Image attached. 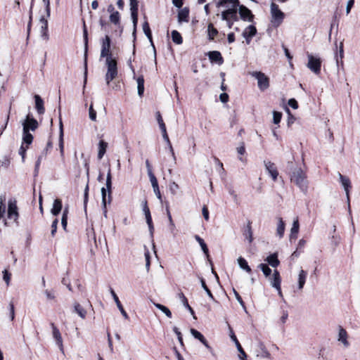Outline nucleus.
Wrapping results in <instances>:
<instances>
[{"instance_id":"nucleus-1","label":"nucleus","mask_w":360,"mask_h":360,"mask_svg":"<svg viewBox=\"0 0 360 360\" xmlns=\"http://www.w3.org/2000/svg\"><path fill=\"white\" fill-rule=\"evenodd\" d=\"M306 174L300 168L296 169L292 174L290 180L295 184L300 189L306 193L307 191V181L306 180Z\"/></svg>"},{"instance_id":"nucleus-2","label":"nucleus","mask_w":360,"mask_h":360,"mask_svg":"<svg viewBox=\"0 0 360 360\" xmlns=\"http://www.w3.org/2000/svg\"><path fill=\"white\" fill-rule=\"evenodd\" d=\"M105 65L107 66V72L105 78L107 84L115 79L117 76V62L115 58H110L105 59Z\"/></svg>"},{"instance_id":"nucleus-3","label":"nucleus","mask_w":360,"mask_h":360,"mask_svg":"<svg viewBox=\"0 0 360 360\" xmlns=\"http://www.w3.org/2000/svg\"><path fill=\"white\" fill-rule=\"evenodd\" d=\"M249 75L257 80L258 88L261 91H264L269 88V79L263 72L259 71H254L249 72Z\"/></svg>"},{"instance_id":"nucleus-4","label":"nucleus","mask_w":360,"mask_h":360,"mask_svg":"<svg viewBox=\"0 0 360 360\" xmlns=\"http://www.w3.org/2000/svg\"><path fill=\"white\" fill-rule=\"evenodd\" d=\"M271 22L276 27L279 26L284 18V13L278 8L275 3L271 4Z\"/></svg>"},{"instance_id":"nucleus-5","label":"nucleus","mask_w":360,"mask_h":360,"mask_svg":"<svg viewBox=\"0 0 360 360\" xmlns=\"http://www.w3.org/2000/svg\"><path fill=\"white\" fill-rule=\"evenodd\" d=\"M308 63L307 68L313 72L316 75H319L321 72V60L320 58H317L311 55V53H307Z\"/></svg>"},{"instance_id":"nucleus-6","label":"nucleus","mask_w":360,"mask_h":360,"mask_svg":"<svg viewBox=\"0 0 360 360\" xmlns=\"http://www.w3.org/2000/svg\"><path fill=\"white\" fill-rule=\"evenodd\" d=\"M19 217L18 209L15 200H9L8 202L7 219L18 223Z\"/></svg>"},{"instance_id":"nucleus-7","label":"nucleus","mask_w":360,"mask_h":360,"mask_svg":"<svg viewBox=\"0 0 360 360\" xmlns=\"http://www.w3.org/2000/svg\"><path fill=\"white\" fill-rule=\"evenodd\" d=\"M110 38L108 35H106L104 39H103L101 41V50L100 54V59L103 58H113L112 54L110 51Z\"/></svg>"},{"instance_id":"nucleus-8","label":"nucleus","mask_w":360,"mask_h":360,"mask_svg":"<svg viewBox=\"0 0 360 360\" xmlns=\"http://www.w3.org/2000/svg\"><path fill=\"white\" fill-rule=\"evenodd\" d=\"M338 176H339L340 181L345 191L347 201V205H348L349 211L350 212L349 189L352 188L350 180L347 176H343L340 172H338Z\"/></svg>"},{"instance_id":"nucleus-9","label":"nucleus","mask_w":360,"mask_h":360,"mask_svg":"<svg viewBox=\"0 0 360 360\" xmlns=\"http://www.w3.org/2000/svg\"><path fill=\"white\" fill-rule=\"evenodd\" d=\"M39 126L38 122L33 117H31L30 115H27L25 120L22 123L23 130L27 131H34Z\"/></svg>"},{"instance_id":"nucleus-10","label":"nucleus","mask_w":360,"mask_h":360,"mask_svg":"<svg viewBox=\"0 0 360 360\" xmlns=\"http://www.w3.org/2000/svg\"><path fill=\"white\" fill-rule=\"evenodd\" d=\"M238 12L242 20L248 22H253L254 15L251 11L243 5L238 6Z\"/></svg>"},{"instance_id":"nucleus-11","label":"nucleus","mask_w":360,"mask_h":360,"mask_svg":"<svg viewBox=\"0 0 360 360\" xmlns=\"http://www.w3.org/2000/svg\"><path fill=\"white\" fill-rule=\"evenodd\" d=\"M138 6H139V0H130V10H131L133 25H134V31L136 30V25L138 22Z\"/></svg>"},{"instance_id":"nucleus-12","label":"nucleus","mask_w":360,"mask_h":360,"mask_svg":"<svg viewBox=\"0 0 360 360\" xmlns=\"http://www.w3.org/2000/svg\"><path fill=\"white\" fill-rule=\"evenodd\" d=\"M83 35H84V87H85L86 83V76H87V63H86V55H87V50H88V33L87 30L85 23H84V30H83Z\"/></svg>"},{"instance_id":"nucleus-13","label":"nucleus","mask_w":360,"mask_h":360,"mask_svg":"<svg viewBox=\"0 0 360 360\" xmlns=\"http://www.w3.org/2000/svg\"><path fill=\"white\" fill-rule=\"evenodd\" d=\"M51 326L52 328L53 337L55 339L57 345L60 348V350L63 352V338L61 334L53 323H51Z\"/></svg>"},{"instance_id":"nucleus-14","label":"nucleus","mask_w":360,"mask_h":360,"mask_svg":"<svg viewBox=\"0 0 360 360\" xmlns=\"http://www.w3.org/2000/svg\"><path fill=\"white\" fill-rule=\"evenodd\" d=\"M257 34V29L254 25L248 26L243 32V37L245 39L246 43L249 44L252 38Z\"/></svg>"},{"instance_id":"nucleus-15","label":"nucleus","mask_w":360,"mask_h":360,"mask_svg":"<svg viewBox=\"0 0 360 360\" xmlns=\"http://www.w3.org/2000/svg\"><path fill=\"white\" fill-rule=\"evenodd\" d=\"M264 164L265 166L266 169L268 171L269 174L271 176L272 179L274 181H276L277 179V177L278 176V172L276 169V167H275L274 163L270 162V161H264Z\"/></svg>"},{"instance_id":"nucleus-16","label":"nucleus","mask_w":360,"mask_h":360,"mask_svg":"<svg viewBox=\"0 0 360 360\" xmlns=\"http://www.w3.org/2000/svg\"><path fill=\"white\" fill-rule=\"evenodd\" d=\"M236 13L237 8L236 7H233L231 8L223 11L221 13V18L223 20H228V19L230 20V18H231L233 20L236 21L238 20V16Z\"/></svg>"},{"instance_id":"nucleus-17","label":"nucleus","mask_w":360,"mask_h":360,"mask_svg":"<svg viewBox=\"0 0 360 360\" xmlns=\"http://www.w3.org/2000/svg\"><path fill=\"white\" fill-rule=\"evenodd\" d=\"M229 330H230V337H231V340L235 342L236 346L237 347V349H238V351L240 353V354H239L240 359H243V358H246L247 355H246L245 352H244L243 349L242 348V347H241L240 342H238L236 336L233 333V330L231 329L230 326H229Z\"/></svg>"},{"instance_id":"nucleus-18","label":"nucleus","mask_w":360,"mask_h":360,"mask_svg":"<svg viewBox=\"0 0 360 360\" xmlns=\"http://www.w3.org/2000/svg\"><path fill=\"white\" fill-rule=\"evenodd\" d=\"M110 294L112 296V298H113L115 302L116 303V305H117V308L120 311L122 315L124 317V319H129L128 314H127V312L124 309V308H123V307H122V304H121V302H120L117 295H116L115 292L114 291V290L112 288H110Z\"/></svg>"},{"instance_id":"nucleus-19","label":"nucleus","mask_w":360,"mask_h":360,"mask_svg":"<svg viewBox=\"0 0 360 360\" xmlns=\"http://www.w3.org/2000/svg\"><path fill=\"white\" fill-rule=\"evenodd\" d=\"M207 56L211 62L217 63L219 65H221L224 62L221 54L218 51H210L208 52Z\"/></svg>"},{"instance_id":"nucleus-20","label":"nucleus","mask_w":360,"mask_h":360,"mask_svg":"<svg viewBox=\"0 0 360 360\" xmlns=\"http://www.w3.org/2000/svg\"><path fill=\"white\" fill-rule=\"evenodd\" d=\"M6 214V196L1 195L0 196V220L2 219L4 224L5 226H8V222L7 219L5 218Z\"/></svg>"},{"instance_id":"nucleus-21","label":"nucleus","mask_w":360,"mask_h":360,"mask_svg":"<svg viewBox=\"0 0 360 360\" xmlns=\"http://www.w3.org/2000/svg\"><path fill=\"white\" fill-rule=\"evenodd\" d=\"M271 285L276 290H280L281 279L280 274L277 270H274L272 278H270Z\"/></svg>"},{"instance_id":"nucleus-22","label":"nucleus","mask_w":360,"mask_h":360,"mask_svg":"<svg viewBox=\"0 0 360 360\" xmlns=\"http://www.w3.org/2000/svg\"><path fill=\"white\" fill-rule=\"evenodd\" d=\"M40 22H41V37L45 39H49V34H48V21L46 19H45L44 17H41L40 18Z\"/></svg>"},{"instance_id":"nucleus-23","label":"nucleus","mask_w":360,"mask_h":360,"mask_svg":"<svg viewBox=\"0 0 360 360\" xmlns=\"http://www.w3.org/2000/svg\"><path fill=\"white\" fill-rule=\"evenodd\" d=\"M35 101V108L39 115H42L45 112V108L44 106V101L39 95H34V96Z\"/></svg>"},{"instance_id":"nucleus-24","label":"nucleus","mask_w":360,"mask_h":360,"mask_svg":"<svg viewBox=\"0 0 360 360\" xmlns=\"http://www.w3.org/2000/svg\"><path fill=\"white\" fill-rule=\"evenodd\" d=\"M105 186L108 193V204H110L112 200V176L110 169H108L107 174Z\"/></svg>"},{"instance_id":"nucleus-25","label":"nucleus","mask_w":360,"mask_h":360,"mask_svg":"<svg viewBox=\"0 0 360 360\" xmlns=\"http://www.w3.org/2000/svg\"><path fill=\"white\" fill-rule=\"evenodd\" d=\"M191 333L195 338L199 340L207 349H211V347L208 345L207 341L199 331L194 328H191Z\"/></svg>"},{"instance_id":"nucleus-26","label":"nucleus","mask_w":360,"mask_h":360,"mask_svg":"<svg viewBox=\"0 0 360 360\" xmlns=\"http://www.w3.org/2000/svg\"><path fill=\"white\" fill-rule=\"evenodd\" d=\"M338 340L339 342H341L345 347H347L349 346V342L347 341V333L342 327H340L339 329Z\"/></svg>"},{"instance_id":"nucleus-27","label":"nucleus","mask_w":360,"mask_h":360,"mask_svg":"<svg viewBox=\"0 0 360 360\" xmlns=\"http://www.w3.org/2000/svg\"><path fill=\"white\" fill-rule=\"evenodd\" d=\"M265 261H266L268 264L274 268L277 267L280 264V262L278 259L277 253L270 255L266 258Z\"/></svg>"},{"instance_id":"nucleus-28","label":"nucleus","mask_w":360,"mask_h":360,"mask_svg":"<svg viewBox=\"0 0 360 360\" xmlns=\"http://www.w3.org/2000/svg\"><path fill=\"white\" fill-rule=\"evenodd\" d=\"M307 273L303 269H301L298 274V288L302 290L306 282Z\"/></svg>"},{"instance_id":"nucleus-29","label":"nucleus","mask_w":360,"mask_h":360,"mask_svg":"<svg viewBox=\"0 0 360 360\" xmlns=\"http://www.w3.org/2000/svg\"><path fill=\"white\" fill-rule=\"evenodd\" d=\"M300 225L298 219L297 218L295 220H294L292 226L290 229V240L296 239L297 238V234L299 232Z\"/></svg>"},{"instance_id":"nucleus-30","label":"nucleus","mask_w":360,"mask_h":360,"mask_svg":"<svg viewBox=\"0 0 360 360\" xmlns=\"http://www.w3.org/2000/svg\"><path fill=\"white\" fill-rule=\"evenodd\" d=\"M62 210V202L60 199H56L53 201V207L51 209V214L57 216Z\"/></svg>"},{"instance_id":"nucleus-31","label":"nucleus","mask_w":360,"mask_h":360,"mask_svg":"<svg viewBox=\"0 0 360 360\" xmlns=\"http://www.w3.org/2000/svg\"><path fill=\"white\" fill-rule=\"evenodd\" d=\"M243 235L247 240H248L249 243H251L252 242V231L251 226V222L248 221L246 227L244 229Z\"/></svg>"},{"instance_id":"nucleus-32","label":"nucleus","mask_w":360,"mask_h":360,"mask_svg":"<svg viewBox=\"0 0 360 360\" xmlns=\"http://www.w3.org/2000/svg\"><path fill=\"white\" fill-rule=\"evenodd\" d=\"M108 143L103 140H101L98 143V158L101 160L106 152Z\"/></svg>"},{"instance_id":"nucleus-33","label":"nucleus","mask_w":360,"mask_h":360,"mask_svg":"<svg viewBox=\"0 0 360 360\" xmlns=\"http://www.w3.org/2000/svg\"><path fill=\"white\" fill-rule=\"evenodd\" d=\"M188 14H189V11L188 8H184L181 9L178 13V21L179 22H188Z\"/></svg>"},{"instance_id":"nucleus-34","label":"nucleus","mask_w":360,"mask_h":360,"mask_svg":"<svg viewBox=\"0 0 360 360\" xmlns=\"http://www.w3.org/2000/svg\"><path fill=\"white\" fill-rule=\"evenodd\" d=\"M278 226L276 229L277 235L282 238L285 232V223L281 217H278Z\"/></svg>"},{"instance_id":"nucleus-35","label":"nucleus","mask_w":360,"mask_h":360,"mask_svg":"<svg viewBox=\"0 0 360 360\" xmlns=\"http://www.w3.org/2000/svg\"><path fill=\"white\" fill-rule=\"evenodd\" d=\"M137 82V89L138 94L139 96H142L144 92V78L142 75L139 76L136 79Z\"/></svg>"},{"instance_id":"nucleus-36","label":"nucleus","mask_w":360,"mask_h":360,"mask_svg":"<svg viewBox=\"0 0 360 360\" xmlns=\"http://www.w3.org/2000/svg\"><path fill=\"white\" fill-rule=\"evenodd\" d=\"M74 311L77 313L82 319H85L86 311L79 303H75Z\"/></svg>"},{"instance_id":"nucleus-37","label":"nucleus","mask_w":360,"mask_h":360,"mask_svg":"<svg viewBox=\"0 0 360 360\" xmlns=\"http://www.w3.org/2000/svg\"><path fill=\"white\" fill-rule=\"evenodd\" d=\"M238 264L240 269L245 270L248 273L251 272V268L249 266L247 261L242 257L238 258Z\"/></svg>"},{"instance_id":"nucleus-38","label":"nucleus","mask_w":360,"mask_h":360,"mask_svg":"<svg viewBox=\"0 0 360 360\" xmlns=\"http://www.w3.org/2000/svg\"><path fill=\"white\" fill-rule=\"evenodd\" d=\"M33 141V136L30 133V131H27L26 129L23 130L22 134V143H25L26 146H29L32 143Z\"/></svg>"},{"instance_id":"nucleus-39","label":"nucleus","mask_w":360,"mask_h":360,"mask_svg":"<svg viewBox=\"0 0 360 360\" xmlns=\"http://www.w3.org/2000/svg\"><path fill=\"white\" fill-rule=\"evenodd\" d=\"M60 137H59V148L60 152V155L63 157L64 155V143H63V124L61 121L60 122Z\"/></svg>"},{"instance_id":"nucleus-40","label":"nucleus","mask_w":360,"mask_h":360,"mask_svg":"<svg viewBox=\"0 0 360 360\" xmlns=\"http://www.w3.org/2000/svg\"><path fill=\"white\" fill-rule=\"evenodd\" d=\"M195 239L196 240V241L199 243V245H200L201 248H202V250L203 251V252L207 255V257L209 256V250H208V248H207V246L206 245V243H205V241L203 240L202 238H201L198 235H195Z\"/></svg>"},{"instance_id":"nucleus-41","label":"nucleus","mask_w":360,"mask_h":360,"mask_svg":"<svg viewBox=\"0 0 360 360\" xmlns=\"http://www.w3.org/2000/svg\"><path fill=\"white\" fill-rule=\"evenodd\" d=\"M208 37L210 40H213L214 37L218 34V30L214 27L212 23L209 24L207 27Z\"/></svg>"},{"instance_id":"nucleus-42","label":"nucleus","mask_w":360,"mask_h":360,"mask_svg":"<svg viewBox=\"0 0 360 360\" xmlns=\"http://www.w3.org/2000/svg\"><path fill=\"white\" fill-rule=\"evenodd\" d=\"M154 305L156 308L163 312L168 318L172 317V312L169 308L159 303H154Z\"/></svg>"},{"instance_id":"nucleus-43","label":"nucleus","mask_w":360,"mask_h":360,"mask_svg":"<svg viewBox=\"0 0 360 360\" xmlns=\"http://www.w3.org/2000/svg\"><path fill=\"white\" fill-rule=\"evenodd\" d=\"M172 41L176 44H181L183 42L181 34L176 30H173L172 32Z\"/></svg>"},{"instance_id":"nucleus-44","label":"nucleus","mask_w":360,"mask_h":360,"mask_svg":"<svg viewBox=\"0 0 360 360\" xmlns=\"http://www.w3.org/2000/svg\"><path fill=\"white\" fill-rule=\"evenodd\" d=\"M143 30L150 41L152 42V34L149 24L147 21H145L143 24Z\"/></svg>"},{"instance_id":"nucleus-45","label":"nucleus","mask_w":360,"mask_h":360,"mask_svg":"<svg viewBox=\"0 0 360 360\" xmlns=\"http://www.w3.org/2000/svg\"><path fill=\"white\" fill-rule=\"evenodd\" d=\"M258 267L262 270L266 277H269L271 274V269L266 264H260Z\"/></svg>"},{"instance_id":"nucleus-46","label":"nucleus","mask_w":360,"mask_h":360,"mask_svg":"<svg viewBox=\"0 0 360 360\" xmlns=\"http://www.w3.org/2000/svg\"><path fill=\"white\" fill-rule=\"evenodd\" d=\"M339 56H340V60L338 59V56H336L337 65H339L340 64H341L342 65L343 61L342 59L344 57L343 42H340V44Z\"/></svg>"},{"instance_id":"nucleus-47","label":"nucleus","mask_w":360,"mask_h":360,"mask_svg":"<svg viewBox=\"0 0 360 360\" xmlns=\"http://www.w3.org/2000/svg\"><path fill=\"white\" fill-rule=\"evenodd\" d=\"M110 20L112 23L117 25L120 22V13L118 11L112 12L110 15Z\"/></svg>"},{"instance_id":"nucleus-48","label":"nucleus","mask_w":360,"mask_h":360,"mask_svg":"<svg viewBox=\"0 0 360 360\" xmlns=\"http://www.w3.org/2000/svg\"><path fill=\"white\" fill-rule=\"evenodd\" d=\"M146 217V223L148 226V229H149V231H150V233L151 235L153 234V231H154V226H153V221H152V217H151V215L150 214H147L145 216Z\"/></svg>"},{"instance_id":"nucleus-49","label":"nucleus","mask_w":360,"mask_h":360,"mask_svg":"<svg viewBox=\"0 0 360 360\" xmlns=\"http://www.w3.org/2000/svg\"><path fill=\"white\" fill-rule=\"evenodd\" d=\"M200 283H201V285H202V288L205 290V291L207 292V295L212 299V300H214L210 290L207 288L206 283H205V281H204V279L202 278H200Z\"/></svg>"},{"instance_id":"nucleus-50","label":"nucleus","mask_w":360,"mask_h":360,"mask_svg":"<svg viewBox=\"0 0 360 360\" xmlns=\"http://www.w3.org/2000/svg\"><path fill=\"white\" fill-rule=\"evenodd\" d=\"M107 189L105 187L101 188V195H102V205L103 207L107 206V203H108V200H107Z\"/></svg>"},{"instance_id":"nucleus-51","label":"nucleus","mask_w":360,"mask_h":360,"mask_svg":"<svg viewBox=\"0 0 360 360\" xmlns=\"http://www.w3.org/2000/svg\"><path fill=\"white\" fill-rule=\"evenodd\" d=\"M233 294L236 297V299L237 300V301L239 302L240 305L245 309L246 310V307L245 305V303L243 301L240 295H239V293L233 288Z\"/></svg>"},{"instance_id":"nucleus-52","label":"nucleus","mask_w":360,"mask_h":360,"mask_svg":"<svg viewBox=\"0 0 360 360\" xmlns=\"http://www.w3.org/2000/svg\"><path fill=\"white\" fill-rule=\"evenodd\" d=\"M282 117V114L277 111H274L273 112V121L274 123L277 124L281 122Z\"/></svg>"},{"instance_id":"nucleus-53","label":"nucleus","mask_w":360,"mask_h":360,"mask_svg":"<svg viewBox=\"0 0 360 360\" xmlns=\"http://www.w3.org/2000/svg\"><path fill=\"white\" fill-rule=\"evenodd\" d=\"M153 188L158 186V180L153 173L148 174Z\"/></svg>"},{"instance_id":"nucleus-54","label":"nucleus","mask_w":360,"mask_h":360,"mask_svg":"<svg viewBox=\"0 0 360 360\" xmlns=\"http://www.w3.org/2000/svg\"><path fill=\"white\" fill-rule=\"evenodd\" d=\"M145 259H146V270L148 271L150 269V252L148 250H146V251L144 253Z\"/></svg>"},{"instance_id":"nucleus-55","label":"nucleus","mask_w":360,"mask_h":360,"mask_svg":"<svg viewBox=\"0 0 360 360\" xmlns=\"http://www.w3.org/2000/svg\"><path fill=\"white\" fill-rule=\"evenodd\" d=\"M227 3H231L233 4V7H237L239 6V1L238 0H221L219 2V5L223 6Z\"/></svg>"},{"instance_id":"nucleus-56","label":"nucleus","mask_w":360,"mask_h":360,"mask_svg":"<svg viewBox=\"0 0 360 360\" xmlns=\"http://www.w3.org/2000/svg\"><path fill=\"white\" fill-rule=\"evenodd\" d=\"M89 118L92 121H96V112L94 110L92 105H91L89 107Z\"/></svg>"},{"instance_id":"nucleus-57","label":"nucleus","mask_w":360,"mask_h":360,"mask_svg":"<svg viewBox=\"0 0 360 360\" xmlns=\"http://www.w3.org/2000/svg\"><path fill=\"white\" fill-rule=\"evenodd\" d=\"M156 118H157L158 122L159 124L160 128V129L165 128L166 127L165 124L163 122V120L162 118V116H161L160 112H156Z\"/></svg>"},{"instance_id":"nucleus-58","label":"nucleus","mask_w":360,"mask_h":360,"mask_svg":"<svg viewBox=\"0 0 360 360\" xmlns=\"http://www.w3.org/2000/svg\"><path fill=\"white\" fill-rule=\"evenodd\" d=\"M179 298L181 300L183 305L185 307H189V304L188 302L187 298L185 297L183 292L179 293Z\"/></svg>"},{"instance_id":"nucleus-59","label":"nucleus","mask_w":360,"mask_h":360,"mask_svg":"<svg viewBox=\"0 0 360 360\" xmlns=\"http://www.w3.org/2000/svg\"><path fill=\"white\" fill-rule=\"evenodd\" d=\"M141 205H142V210H143V212L145 216L147 214H150V212L149 207L148 206L147 201L146 200L142 201Z\"/></svg>"},{"instance_id":"nucleus-60","label":"nucleus","mask_w":360,"mask_h":360,"mask_svg":"<svg viewBox=\"0 0 360 360\" xmlns=\"http://www.w3.org/2000/svg\"><path fill=\"white\" fill-rule=\"evenodd\" d=\"M27 148H28V146H24L23 143H22L19 149L18 153L21 155L23 162L25 160V153H26Z\"/></svg>"},{"instance_id":"nucleus-61","label":"nucleus","mask_w":360,"mask_h":360,"mask_svg":"<svg viewBox=\"0 0 360 360\" xmlns=\"http://www.w3.org/2000/svg\"><path fill=\"white\" fill-rule=\"evenodd\" d=\"M58 223V220L57 219H54V221L52 222V224H51V234L52 236H55V233H56V232L57 231Z\"/></svg>"},{"instance_id":"nucleus-62","label":"nucleus","mask_w":360,"mask_h":360,"mask_svg":"<svg viewBox=\"0 0 360 360\" xmlns=\"http://www.w3.org/2000/svg\"><path fill=\"white\" fill-rule=\"evenodd\" d=\"M44 294H45L47 300H54L55 299V294H54V292L52 290H46L44 292Z\"/></svg>"},{"instance_id":"nucleus-63","label":"nucleus","mask_w":360,"mask_h":360,"mask_svg":"<svg viewBox=\"0 0 360 360\" xmlns=\"http://www.w3.org/2000/svg\"><path fill=\"white\" fill-rule=\"evenodd\" d=\"M3 274H4L3 278H4V281L6 283L7 285H8L10 279H11V274H8V271L6 269L3 271Z\"/></svg>"},{"instance_id":"nucleus-64","label":"nucleus","mask_w":360,"mask_h":360,"mask_svg":"<svg viewBox=\"0 0 360 360\" xmlns=\"http://www.w3.org/2000/svg\"><path fill=\"white\" fill-rule=\"evenodd\" d=\"M288 105L292 108L293 109H297L298 108V103L297 101L295 98H290L288 101Z\"/></svg>"}]
</instances>
